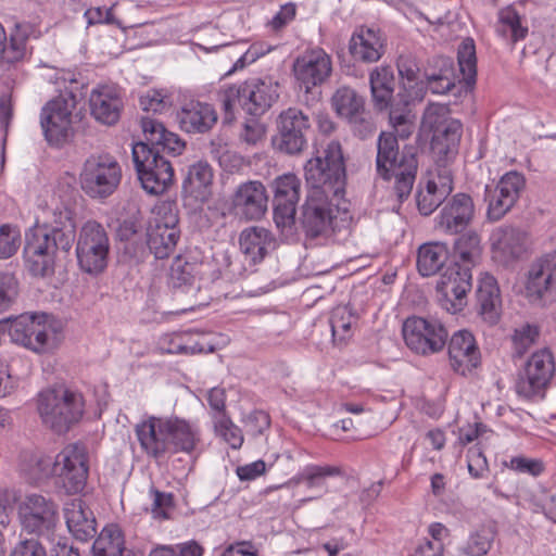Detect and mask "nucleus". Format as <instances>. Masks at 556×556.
Segmentation results:
<instances>
[{"instance_id": "nucleus-1", "label": "nucleus", "mask_w": 556, "mask_h": 556, "mask_svg": "<svg viewBox=\"0 0 556 556\" xmlns=\"http://www.w3.org/2000/svg\"><path fill=\"white\" fill-rule=\"evenodd\" d=\"M42 226L27 236L24 253L35 276L53 273L58 251L70 252L76 238L75 213L67 205L56 203L42 208Z\"/></svg>"}, {"instance_id": "nucleus-2", "label": "nucleus", "mask_w": 556, "mask_h": 556, "mask_svg": "<svg viewBox=\"0 0 556 556\" xmlns=\"http://www.w3.org/2000/svg\"><path fill=\"white\" fill-rule=\"evenodd\" d=\"M34 401L41 425L56 435H65L77 427L87 408L83 391L65 383L43 388Z\"/></svg>"}, {"instance_id": "nucleus-3", "label": "nucleus", "mask_w": 556, "mask_h": 556, "mask_svg": "<svg viewBox=\"0 0 556 556\" xmlns=\"http://www.w3.org/2000/svg\"><path fill=\"white\" fill-rule=\"evenodd\" d=\"M397 132L382 131L377 140L376 173L384 181L393 180L400 202L413 190L418 172V148L405 144L400 149Z\"/></svg>"}, {"instance_id": "nucleus-4", "label": "nucleus", "mask_w": 556, "mask_h": 556, "mask_svg": "<svg viewBox=\"0 0 556 556\" xmlns=\"http://www.w3.org/2000/svg\"><path fill=\"white\" fill-rule=\"evenodd\" d=\"M279 87L278 81L271 77H252L239 84L222 86L217 100L224 122H233L239 112L251 117H261L278 101Z\"/></svg>"}, {"instance_id": "nucleus-5", "label": "nucleus", "mask_w": 556, "mask_h": 556, "mask_svg": "<svg viewBox=\"0 0 556 556\" xmlns=\"http://www.w3.org/2000/svg\"><path fill=\"white\" fill-rule=\"evenodd\" d=\"M349 217V203L319 189H308L296 222L308 239L327 238Z\"/></svg>"}, {"instance_id": "nucleus-6", "label": "nucleus", "mask_w": 556, "mask_h": 556, "mask_svg": "<svg viewBox=\"0 0 556 556\" xmlns=\"http://www.w3.org/2000/svg\"><path fill=\"white\" fill-rule=\"evenodd\" d=\"M480 257L454 247L452 260L435 288L438 301L447 312L455 314L466 306L467 293L472 287L471 269L479 263Z\"/></svg>"}, {"instance_id": "nucleus-7", "label": "nucleus", "mask_w": 556, "mask_h": 556, "mask_svg": "<svg viewBox=\"0 0 556 556\" xmlns=\"http://www.w3.org/2000/svg\"><path fill=\"white\" fill-rule=\"evenodd\" d=\"M304 173L309 189H319L334 199L344 198L346 168L339 141L329 142L321 155L308 160Z\"/></svg>"}, {"instance_id": "nucleus-8", "label": "nucleus", "mask_w": 556, "mask_h": 556, "mask_svg": "<svg viewBox=\"0 0 556 556\" xmlns=\"http://www.w3.org/2000/svg\"><path fill=\"white\" fill-rule=\"evenodd\" d=\"M41 463L49 467L48 471H54L60 486L66 494H78L86 488L89 475V453L85 443H70L53 459L45 458Z\"/></svg>"}, {"instance_id": "nucleus-9", "label": "nucleus", "mask_w": 556, "mask_h": 556, "mask_svg": "<svg viewBox=\"0 0 556 556\" xmlns=\"http://www.w3.org/2000/svg\"><path fill=\"white\" fill-rule=\"evenodd\" d=\"M132 162L141 187L150 194H162L174 182L172 163L143 141L136 142L131 151Z\"/></svg>"}, {"instance_id": "nucleus-10", "label": "nucleus", "mask_w": 556, "mask_h": 556, "mask_svg": "<svg viewBox=\"0 0 556 556\" xmlns=\"http://www.w3.org/2000/svg\"><path fill=\"white\" fill-rule=\"evenodd\" d=\"M75 252L83 273L93 277L103 274L110 254V239L103 225L97 220L86 222L78 232Z\"/></svg>"}, {"instance_id": "nucleus-11", "label": "nucleus", "mask_w": 556, "mask_h": 556, "mask_svg": "<svg viewBox=\"0 0 556 556\" xmlns=\"http://www.w3.org/2000/svg\"><path fill=\"white\" fill-rule=\"evenodd\" d=\"M122 177V166L113 155L92 154L84 163L80 185L90 198L106 199L116 191Z\"/></svg>"}, {"instance_id": "nucleus-12", "label": "nucleus", "mask_w": 556, "mask_h": 556, "mask_svg": "<svg viewBox=\"0 0 556 556\" xmlns=\"http://www.w3.org/2000/svg\"><path fill=\"white\" fill-rule=\"evenodd\" d=\"M76 105V93L65 89L41 109L40 125L50 146L61 147L73 137L72 115Z\"/></svg>"}, {"instance_id": "nucleus-13", "label": "nucleus", "mask_w": 556, "mask_h": 556, "mask_svg": "<svg viewBox=\"0 0 556 556\" xmlns=\"http://www.w3.org/2000/svg\"><path fill=\"white\" fill-rule=\"evenodd\" d=\"M555 370V358L551 350L544 348L535 351L516 377V393L527 400L544 397Z\"/></svg>"}, {"instance_id": "nucleus-14", "label": "nucleus", "mask_w": 556, "mask_h": 556, "mask_svg": "<svg viewBox=\"0 0 556 556\" xmlns=\"http://www.w3.org/2000/svg\"><path fill=\"white\" fill-rule=\"evenodd\" d=\"M403 338L409 350L419 355L441 352L447 343L448 332L435 318L412 316L403 324Z\"/></svg>"}, {"instance_id": "nucleus-15", "label": "nucleus", "mask_w": 556, "mask_h": 556, "mask_svg": "<svg viewBox=\"0 0 556 556\" xmlns=\"http://www.w3.org/2000/svg\"><path fill=\"white\" fill-rule=\"evenodd\" d=\"M277 132L273 137L276 150L295 155L307 147L312 125L307 114L298 108H288L280 112L276 118Z\"/></svg>"}, {"instance_id": "nucleus-16", "label": "nucleus", "mask_w": 556, "mask_h": 556, "mask_svg": "<svg viewBox=\"0 0 556 556\" xmlns=\"http://www.w3.org/2000/svg\"><path fill=\"white\" fill-rule=\"evenodd\" d=\"M525 187V176L517 170L504 174L494 187L486 185L484 201L488 203V220L502 219L515 206Z\"/></svg>"}, {"instance_id": "nucleus-17", "label": "nucleus", "mask_w": 556, "mask_h": 556, "mask_svg": "<svg viewBox=\"0 0 556 556\" xmlns=\"http://www.w3.org/2000/svg\"><path fill=\"white\" fill-rule=\"evenodd\" d=\"M20 518L23 528L38 535H49L59 521V506L51 498L31 493L20 505Z\"/></svg>"}, {"instance_id": "nucleus-18", "label": "nucleus", "mask_w": 556, "mask_h": 556, "mask_svg": "<svg viewBox=\"0 0 556 556\" xmlns=\"http://www.w3.org/2000/svg\"><path fill=\"white\" fill-rule=\"evenodd\" d=\"M274 187V222L281 231L291 232L296 224V204L300 200L301 180L291 173L278 176Z\"/></svg>"}, {"instance_id": "nucleus-19", "label": "nucleus", "mask_w": 556, "mask_h": 556, "mask_svg": "<svg viewBox=\"0 0 556 556\" xmlns=\"http://www.w3.org/2000/svg\"><path fill=\"white\" fill-rule=\"evenodd\" d=\"M293 74L300 88L309 92L324 85L332 75V59L323 48L306 49L293 63Z\"/></svg>"}, {"instance_id": "nucleus-20", "label": "nucleus", "mask_w": 556, "mask_h": 556, "mask_svg": "<svg viewBox=\"0 0 556 556\" xmlns=\"http://www.w3.org/2000/svg\"><path fill=\"white\" fill-rule=\"evenodd\" d=\"M48 315H21L8 319V334L11 341L23 345L36 353L47 351L50 326L47 324Z\"/></svg>"}, {"instance_id": "nucleus-21", "label": "nucleus", "mask_w": 556, "mask_h": 556, "mask_svg": "<svg viewBox=\"0 0 556 556\" xmlns=\"http://www.w3.org/2000/svg\"><path fill=\"white\" fill-rule=\"evenodd\" d=\"M475 214L476 206L471 195L457 192L446 198L434 218V227L446 235H459L473 222Z\"/></svg>"}, {"instance_id": "nucleus-22", "label": "nucleus", "mask_w": 556, "mask_h": 556, "mask_svg": "<svg viewBox=\"0 0 556 556\" xmlns=\"http://www.w3.org/2000/svg\"><path fill=\"white\" fill-rule=\"evenodd\" d=\"M372 105L378 112H389V122L401 139H407L413 132L410 121V101L406 93L394 89H370Z\"/></svg>"}, {"instance_id": "nucleus-23", "label": "nucleus", "mask_w": 556, "mask_h": 556, "mask_svg": "<svg viewBox=\"0 0 556 556\" xmlns=\"http://www.w3.org/2000/svg\"><path fill=\"white\" fill-rule=\"evenodd\" d=\"M202 264L190 262L185 256L178 255L174 258L168 275V287L175 298H190L180 308L181 312L192 311L197 301L192 300L200 290L198 285Z\"/></svg>"}, {"instance_id": "nucleus-24", "label": "nucleus", "mask_w": 556, "mask_h": 556, "mask_svg": "<svg viewBox=\"0 0 556 556\" xmlns=\"http://www.w3.org/2000/svg\"><path fill=\"white\" fill-rule=\"evenodd\" d=\"M176 214L154 216L147 228V247L155 258L168 257L175 250L180 237Z\"/></svg>"}, {"instance_id": "nucleus-25", "label": "nucleus", "mask_w": 556, "mask_h": 556, "mask_svg": "<svg viewBox=\"0 0 556 556\" xmlns=\"http://www.w3.org/2000/svg\"><path fill=\"white\" fill-rule=\"evenodd\" d=\"M235 215L247 220L261 219L268 206L265 186L258 180H249L238 186L231 198Z\"/></svg>"}, {"instance_id": "nucleus-26", "label": "nucleus", "mask_w": 556, "mask_h": 556, "mask_svg": "<svg viewBox=\"0 0 556 556\" xmlns=\"http://www.w3.org/2000/svg\"><path fill=\"white\" fill-rule=\"evenodd\" d=\"M451 368L454 372L466 376L480 365V351L475 337L468 330H458L447 344Z\"/></svg>"}, {"instance_id": "nucleus-27", "label": "nucleus", "mask_w": 556, "mask_h": 556, "mask_svg": "<svg viewBox=\"0 0 556 556\" xmlns=\"http://www.w3.org/2000/svg\"><path fill=\"white\" fill-rule=\"evenodd\" d=\"M556 290V251L543 253L530 265L526 281L529 298L541 300Z\"/></svg>"}, {"instance_id": "nucleus-28", "label": "nucleus", "mask_w": 556, "mask_h": 556, "mask_svg": "<svg viewBox=\"0 0 556 556\" xmlns=\"http://www.w3.org/2000/svg\"><path fill=\"white\" fill-rule=\"evenodd\" d=\"M163 427L167 435V453L192 454L199 448L201 431L195 424L178 416H166Z\"/></svg>"}, {"instance_id": "nucleus-29", "label": "nucleus", "mask_w": 556, "mask_h": 556, "mask_svg": "<svg viewBox=\"0 0 556 556\" xmlns=\"http://www.w3.org/2000/svg\"><path fill=\"white\" fill-rule=\"evenodd\" d=\"M349 52L356 62H378L386 52V38L378 29L361 26L349 40Z\"/></svg>"}, {"instance_id": "nucleus-30", "label": "nucleus", "mask_w": 556, "mask_h": 556, "mask_svg": "<svg viewBox=\"0 0 556 556\" xmlns=\"http://www.w3.org/2000/svg\"><path fill=\"white\" fill-rule=\"evenodd\" d=\"M453 188L451 169L448 167L438 169L437 176L427 181L425 189L417 191L416 202L419 213L424 216H429L439 206L442 207Z\"/></svg>"}, {"instance_id": "nucleus-31", "label": "nucleus", "mask_w": 556, "mask_h": 556, "mask_svg": "<svg viewBox=\"0 0 556 556\" xmlns=\"http://www.w3.org/2000/svg\"><path fill=\"white\" fill-rule=\"evenodd\" d=\"M89 105L98 122L112 126L119 121L124 103L116 87L103 85L91 91Z\"/></svg>"}, {"instance_id": "nucleus-32", "label": "nucleus", "mask_w": 556, "mask_h": 556, "mask_svg": "<svg viewBox=\"0 0 556 556\" xmlns=\"http://www.w3.org/2000/svg\"><path fill=\"white\" fill-rule=\"evenodd\" d=\"M213 168L205 161H198L188 167L182 180L181 192L194 203H205L212 195Z\"/></svg>"}, {"instance_id": "nucleus-33", "label": "nucleus", "mask_w": 556, "mask_h": 556, "mask_svg": "<svg viewBox=\"0 0 556 556\" xmlns=\"http://www.w3.org/2000/svg\"><path fill=\"white\" fill-rule=\"evenodd\" d=\"M463 125L457 119H451L442 129H438L431 138V151L435 157L438 169H443L456 157Z\"/></svg>"}, {"instance_id": "nucleus-34", "label": "nucleus", "mask_w": 556, "mask_h": 556, "mask_svg": "<svg viewBox=\"0 0 556 556\" xmlns=\"http://www.w3.org/2000/svg\"><path fill=\"white\" fill-rule=\"evenodd\" d=\"M35 33L34 25L23 22L16 23L8 36L0 24V62L13 64L22 61L27 52V41Z\"/></svg>"}, {"instance_id": "nucleus-35", "label": "nucleus", "mask_w": 556, "mask_h": 556, "mask_svg": "<svg viewBox=\"0 0 556 556\" xmlns=\"http://www.w3.org/2000/svg\"><path fill=\"white\" fill-rule=\"evenodd\" d=\"M141 128L146 138L144 143H149L150 148L159 151L160 154H168L172 156L180 155L186 142L172 131H168L163 123L151 117H141Z\"/></svg>"}, {"instance_id": "nucleus-36", "label": "nucleus", "mask_w": 556, "mask_h": 556, "mask_svg": "<svg viewBox=\"0 0 556 556\" xmlns=\"http://www.w3.org/2000/svg\"><path fill=\"white\" fill-rule=\"evenodd\" d=\"M165 417L150 416L136 425L135 432L142 451L150 457L161 459L167 454Z\"/></svg>"}, {"instance_id": "nucleus-37", "label": "nucleus", "mask_w": 556, "mask_h": 556, "mask_svg": "<svg viewBox=\"0 0 556 556\" xmlns=\"http://www.w3.org/2000/svg\"><path fill=\"white\" fill-rule=\"evenodd\" d=\"M176 118L184 131L204 134L215 125L217 114L213 105L192 100L181 106Z\"/></svg>"}, {"instance_id": "nucleus-38", "label": "nucleus", "mask_w": 556, "mask_h": 556, "mask_svg": "<svg viewBox=\"0 0 556 556\" xmlns=\"http://www.w3.org/2000/svg\"><path fill=\"white\" fill-rule=\"evenodd\" d=\"M239 247L247 258L257 264L277 248V241L270 230L253 226L241 231Z\"/></svg>"}, {"instance_id": "nucleus-39", "label": "nucleus", "mask_w": 556, "mask_h": 556, "mask_svg": "<svg viewBox=\"0 0 556 556\" xmlns=\"http://www.w3.org/2000/svg\"><path fill=\"white\" fill-rule=\"evenodd\" d=\"M64 517L68 531L81 542L94 538L96 518L81 498H74L65 504Z\"/></svg>"}, {"instance_id": "nucleus-40", "label": "nucleus", "mask_w": 556, "mask_h": 556, "mask_svg": "<svg viewBox=\"0 0 556 556\" xmlns=\"http://www.w3.org/2000/svg\"><path fill=\"white\" fill-rule=\"evenodd\" d=\"M492 239L493 248L507 260H518L527 251V233L519 228L500 227L493 232Z\"/></svg>"}, {"instance_id": "nucleus-41", "label": "nucleus", "mask_w": 556, "mask_h": 556, "mask_svg": "<svg viewBox=\"0 0 556 556\" xmlns=\"http://www.w3.org/2000/svg\"><path fill=\"white\" fill-rule=\"evenodd\" d=\"M478 312L490 325L500 319L501 296L498 286L493 277L481 281L477 290Z\"/></svg>"}, {"instance_id": "nucleus-42", "label": "nucleus", "mask_w": 556, "mask_h": 556, "mask_svg": "<svg viewBox=\"0 0 556 556\" xmlns=\"http://www.w3.org/2000/svg\"><path fill=\"white\" fill-rule=\"evenodd\" d=\"M496 30L514 46L528 36L529 27L525 17L513 5H508L498 11Z\"/></svg>"}, {"instance_id": "nucleus-43", "label": "nucleus", "mask_w": 556, "mask_h": 556, "mask_svg": "<svg viewBox=\"0 0 556 556\" xmlns=\"http://www.w3.org/2000/svg\"><path fill=\"white\" fill-rule=\"evenodd\" d=\"M448 249L445 243L430 242L422 244L418 250L417 268L421 276L435 275L446 264Z\"/></svg>"}, {"instance_id": "nucleus-44", "label": "nucleus", "mask_w": 556, "mask_h": 556, "mask_svg": "<svg viewBox=\"0 0 556 556\" xmlns=\"http://www.w3.org/2000/svg\"><path fill=\"white\" fill-rule=\"evenodd\" d=\"M126 552L124 534L116 525L104 527L92 544V556H125Z\"/></svg>"}, {"instance_id": "nucleus-45", "label": "nucleus", "mask_w": 556, "mask_h": 556, "mask_svg": "<svg viewBox=\"0 0 556 556\" xmlns=\"http://www.w3.org/2000/svg\"><path fill=\"white\" fill-rule=\"evenodd\" d=\"M331 106L339 116L346 119L364 111L365 100L352 87L341 86L331 97Z\"/></svg>"}, {"instance_id": "nucleus-46", "label": "nucleus", "mask_w": 556, "mask_h": 556, "mask_svg": "<svg viewBox=\"0 0 556 556\" xmlns=\"http://www.w3.org/2000/svg\"><path fill=\"white\" fill-rule=\"evenodd\" d=\"M496 535L495 526L482 525L470 532L460 551L466 556H484L491 549Z\"/></svg>"}, {"instance_id": "nucleus-47", "label": "nucleus", "mask_w": 556, "mask_h": 556, "mask_svg": "<svg viewBox=\"0 0 556 556\" xmlns=\"http://www.w3.org/2000/svg\"><path fill=\"white\" fill-rule=\"evenodd\" d=\"M344 475L342 467L333 465H308L294 478L296 483H304L308 489H323L325 480L329 477H341Z\"/></svg>"}, {"instance_id": "nucleus-48", "label": "nucleus", "mask_w": 556, "mask_h": 556, "mask_svg": "<svg viewBox=\"0 0 556 556\" xmlns=\"http://www.w3.org/2000/svg\"><path fill=\"white\" fill-rule=\"evenodd\" d=\"M457 61L463 79L468 86L476 83L477 55L476 45L472 38H465L457 49Z\"/></svg>"}, {"instance_id": "nucleus-49", "label": "nucleus", "mask_w": 556, "mask_h": 556, "mask_svg": "<svg viewBox=\"0 0 556 556\" xmlns=\"http://www.w3.org/2000/svg\"><path fill=\"white\" fill-rule=\"evenodd\" d=\"M354 316L348 306H337L332 309L329 319L334 340L345 341L351 337V326Z\"/></svg>"}, {"instance_id": "nucleus-50", "label": "nucleus", "mask_w": 556, "mask_h": 556, "mask_svg": "<svg viewBox=\"0 0 556 556\" xmlns=\"http://www.w3.org/2000/svg\"><path fill=\"white\" fill-rule=\"evenodd\" d=\"M426 79H454V63L450 56L434 55L428 59L424 67Z\"/></svg>"}, {"instance_id": "nucleus-51", "label": "nucleus", "mask_w": 556, "mask_h": 556, "mask_svg": "<svg viewBox=\"0 0 556 556\" xmlns=\"http://www.w3.org/2000/svg\"><path fill=\"white\" fill-rule=\"evenodd\" d=\"M450 109L447 105L432 103L429 104L422 115L421 125L425 130L437 132L438 129H442L452 119L448 116Z\"/></svg>"}, {"instance_id": "nucleus-52", "label": "nucleus", "mask_w": 556, "mask_h": 556, "mask_svg": "<svg viewBox=\"0 0 556 556\" xmlns=\"http://www.w3.org/2000/svg\"><path fill=\"white\" fill-rule=\"evenodd\" d=\"M139 225L137 220L129 218L125 219L117 229V236L121 241H126L125 253L129 254L132 258L140 260L144 255L146 249L142 244H135L131 239L137 235Z\"/></svg>"}, {"instance_id": "nucleus-53", "label": "nucleus", "mask_w": 556, "mask_h": 556, "mask_svg": "<svg viewBox=\"0 0 556 556\" xmlns=\"http://www.w3.org/2000/svg\"><path fill=\"white\" fill-rule=\"evenodd\" d=\"M540 336L539 327L533 325H523L515 329L511 337L514 346V356L522 357L527 351L536 342Z\"/></svg>"}, {"instance_id": "nucleus-54", "label": "nucleus", "mask_w": 556, "mask_h": 556, "mask_svg": "<svg viewBox=\"0 0 556 556\" xmlns=\"http://www.w3.org/2000/svg\"><path fill=\"white\" fill-rule=\"evenodd\" d=\"M21 244V232L11 225L0 226V258L11 257Z\"/></svg>"}, {"instance_id": "nucleus-55", "label": "nucleus", "mask_w": 556, "mask_h": 556, "mask_svg": "<svg viewBox=\"0 0 556 556\" xmlns=\"http://www.w3.org/2000/svg\"><path fill=\"white\" fill-rule=\"evenodd\" d=\"M17 281L12 274L0 273V314L8 311L17 296Z\"/></svg>"}, {"instance_id": "nucleus-56", "label": "nucleus", "mask_w": 556, "mask_h": 556, "mask_svg": "<svg viewBox=\"0 0 556 556\" xmlns=\"http://www.w3.org/2000/svg\"><path fill=\"white\" fill-rule=\"evenodd\" d=\"M215 427L232 448L237 450L241 447L243 443L241 429L236 426L228 416L219 418Z\"/></svg>"}, {"instance_id": "nucleus-57", "label": "nucleus", "mask_w": 556, "mask_h": 556, "mask_svg": "<svg viewBox=\"0 0 556 556\" xmlns=\"http://www.w3.org/2000/svg\"><path fill=\"white\" fill-rule=\"evenodd\" d=\"M346 121L349 122L353 134L361 139L368 138L376 130L375 122L370 113L366 112L365 109L362 113H356L353 117L346 118Z\"/></svg>"}, {"instance_id": "nucleus-58", "label": "nucleus", "mask_w": 556, "mask_h": 556, "mask_svg": "<svg viewBox=\"0 0 556 556\" xmlns=\"http://www.w3.org/2000/svg\"><path fill=\"white\" fill-rule=\"evenodd\" d=\"M150 493L153 497L151 508L153 516L161 519L168 518V511L175 506L173 493L161 492L155 488H151Z\"/></svg>"}, {"instance_id": "nucleus-59", "label": "nucleus", "mask_w": 556, "mask_h": 556, "mask_svg": "<svg viewBox=\"0 0 556 556\" xmlns=\"http://www.w3.org/2000/svg\"><path fill=\"white\" fill-rule=\"evenodd\" d=\"M370 89H394L395 78L391 66H377L369 74Z\"/></svg>"}, {"instance_id": "nucleus-60", "label": "nucleus", "mask_w": 556, "mask_h": 556, "mask_svg": "<svg viewBox=\"0 0 556 556\" xmlns=\"http://www.w3.org/2000/svg\"><path fill=\"white\" fill-rule=\"evenodd\" d=\"M167 97L159 90H149L140 96L139 104L144 112L162 113L167 108Z\"/></svg>"}, {"instance_id": "nucleus-61", "label": "nucleus", "mask_w": 556, "mask_h": 556, "mask_svg": "<svg viewBox=\"0 0 556 556\" xmlns=\"http://www.w3.org/2000/svg\"><path fill=\"white\" fill-rule=\"evenodd\" d=\"M467 458L470 476L475 479L484 477L485 472L489 471V465L482 451L478 447H472L468 451Z\"/></svg>"}, {"instance_id": "nucleus-62", "label": "nucleus", "mask_w": 556, "mask_h": 556, "mask_svg": "<svg viewBox=\"0 0 556 556\" xmlns=\"http://www.w3.org/2000/svg\"><path fill=\"white\" fill-rule=\"evenodd\" d=\"M506 465L515 471L529 473L533 477H538L544 471V465L541 460L530 459L522 456L513 457L509 464Z\"/></svg>"}, {"instance_id": "nucleus-63", "label": "nucleus", "mask_w": 556, "mask_h": 556, "mask_svg": "<svg viewBox=\"0 0 556 556\" xmlns=\"http://www.w3.org/2000/svg\"><path fill=\"white\" fill-rule=\"evenodd\" d=\"M10 556H47V552L37 539H25L16 543Z\"/></svg>"}, {"instance_id": "nucleus-64", "label": "nucleus", "mask_w": 556, "mask_h": 556, "mask_svg": "<svg viewBox=\"0 0 556 556\" xmlns=\"http://www.w3.org/2000/svg\"><path fill=\"white\" fill-rule=\"evenodd\" d=\"M454 247H456L457 250H467L480 256L482 253L481 239L475 230H468L462 233L455 240Z\"/></svg>"}]
</instances>
